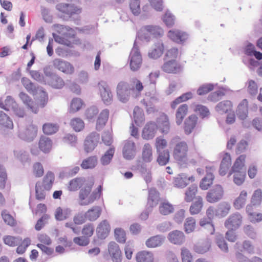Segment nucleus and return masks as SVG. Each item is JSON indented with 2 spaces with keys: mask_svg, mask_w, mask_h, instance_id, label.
Here are the masks:
<instances>
[{
  "mask_svg": "<svg viewBox=\"0 0 262 262\" xmlns=\"http://www.w3.org/2000/svg\"><path fill=\"white\" fill-rule=\"evenodd\" d=\"M54 181V173L51 171H49L43 178L42 186L45 190H49L52 187Z\"/></svg>",
  "mask_w": 262,
  "mask_h": 262,
  "instance_id": "obj_42",
  "label": "nucleus"
},
{
  "mask_svg": "<svg viewBox=\"0 0 262 262\" xmlns=\"http://www.w3.org/2000/svg\"><path fill=\"white\" fill-rule=\"evenodd\" d=\"M187 176L185 173H181L179 174L174 180V185L178 188H184L186 187L188 183H187Z\"/></svg>",
  "mask_w": 262,
  "mask_h": 262,
  "instance_id": "obj_54",
  "label": "nucleus"
},
{
  "mask_svg": "<svg viewBox=\"0 0 262 262\" xmlns=\"http://www.w3.org/2000/svg\"><path fill=\"white\" fill-rule=\"evenodd\" d=\"M164 237L162 235H157L148 238L145 243L148 248H153L160 246L163 243Z\"/></svg>",
  "mask_w": 262,
  "mask_h": 262,
  "instance_id": "obj_31",
  "label": "nucleus"
},
{
  "mask_svg": "<svg viewBox=\"0 0 262 262\" xmlns=\"http://www.w3.org/2000/svg\"><path fill=\"white\" fill-rule=\"evenodd\" d=\"M142 158L143 161L146 163H149L152 161L153 159L152 150L149 144H144L142 149Z\"/></svg>",
  "mask_w": 262,
  "mask_h": 262,
  "instance_id": "obj_38",
  "label": "nucleus"
},
{
  "mask_svg": "<svg viewBox=\"0 0 262 262\" xmlns=\"http://www.w3.org/2000/svg\"><path fill=\"white\" fill-rule=\"evenodd\" d=\"M164 45L163 42L159 40L156 42L153 48L148 52V57L152 59H157L163 54Z\"/></svg>",
  "mask_w": 262,
  "mask_h": 262,
  "instance_id": "obj_21",
  "label": "nucleus"
},
{
  "mask_svg": "<svg viewBox=\"0 0 262 262\" xmlns=\"http://www.w3.org/2000/svg\"><path fill=\"white\" fill-rule=\"evenodd\" d=\"M193 94L191 92H189L184 93L178 97L174 100H173L171 103V107L172 108L174 109L178 104L181 102L187 101L192 98Z\"/></svg>",
  "mask_w": 262,
  "mask_h": 262,
  "instance_id": "obj_43",
  "label": "nucleus"
},
{
  "mask_svg": "<svg viewBox=\"0 0 262 262\" xmlns=\"http://www.w3.org/2000/svg\"><path fill=\"white\" fill-rule=\"evenodd\" d=\"M136 259L137 262H154V254L151 252L141 251L136 254Z\"/></svg>",
  "mask_w": 262,
  "mask_h": 262,
  "instance_id": "obj_28",
  "label": "nucleus"
},
{
  "mask_svg": "<svg viewBox=\"0 0 262 262\" xmlns=\"http://www.w3.org/2000/svg\"><path fill=\"white\" fill-rule=\"evenodd\" d=\"M83 178H75L70 181L68 186L69 190L73 191H76L83 185Z\"/></svg>",
  "mask_w": 262,
  "mask_h": 262,
  "instance_id": "obj_48",
  "label": "nucleus"
},
{
  "mask_svg": "<svg viewBox=\"0 0 262 262\" xmlns=\"http://www.w3.org/2000/svg\"><path fill=\"white\" fill-rule=\"evenodd\" d=\"M245 156L242 155L236 159L228 176L234 173L233 182L238 186L243 183L246 175V169L245 166Z\"/></svg>",
  "mask_w": 262,
  "mask_h": 262,
  "instance_id": "obj_1",
  "label": "nucleus"
},
{
  "mask_svg": "<svg viewBox=\"0 0 262 262\" xmlns=\"http://www.w3.org/2000/svg\"><path fill=\"white\" fill-rule=\"evenodd\" d=\"M129 8L134 15H138L141 12L139 0H131Z\"/></svg>",
  "mask_w": 262,
  "mask_h": 262,
  "instance_id": "obj_64",
  "label": "nucleus"
},
{
  "mask_svg": "<svg viewBox=\"0 0 262 262\" xmlns=\"http://www.w3.org/2000/svg\"><path fill=\"white\" fill-rule=\"evenodd\" d=\"M173 206L169 203H162L159 207L160 212L163 215H168L173 211Z\"/></svg>",
  "mask_w": 262,
  "mask_h": 262,
  "instance_id": "obj_58",
  "label": "nucleus"
},
{
  "mask_svg": "<svg viewBox=\"0 0 262 262\" xmlns=\"http://www.w3.org/2000/svg\"><path fill=\"white\" fill-rule=\"evenodd\" d=\"M98 87L103 102L106 105L111 104L113 101V95L106 82L101 81L98 83Z\"/></svg>",
  "mask_w": 262,
  "mask_h": 262,
  "instance_id": "obj_11",
  "label": "nucleus"
},
{
  "mask_svg": "<svg viewBox=\"0 0 262 262\" xmlns=\"http://www.w3.org/2000/svg\"><path fill=\"white\" fill-rule=\"evenodd\" d=\"M188 108V105L186 104H183L181 105L177 110L176 114V121L178 125L182 123L184 117L187 115Z\"/></svg>",
  "mask_w": 262,
  "mask_h": 262,
  "instance_id": "obj_34",
  "label": "nucleus"
},
{
  "mask_svg": "<svg viewBox=\"0 0 262 262\" xmlns=\"http://www.w3.org/2000/svg\"><path fill=\"white\" fill-rule=\"evenodd\" d=\"M97 163V159L96 156H91L84 160L81 166L83 169L93 168L96 166Z\"/></svg>",
  "mask_w": 262,
  "mask_h": 262,
  "instance_id": "obj_47",
  "label": "nucleus"
},
{
  "mask_svg": "<svg viewBox=\"0 0 262 262\" xmlns=\"http://www.w3.org/2000/svg\"><path fill=\"white\" fill-rule=\"evenodd\" d=\"M0 125L2 127L8 129L13 128L12 119L3 111H0Z\"/></svg>",
  "mask_w": 262,
  "mask_h": 262,
  "instance_id": "obj_39",
  "label": "nucleus"
},
{
  "mask_svg": "<svg viewBox=\"0 0 262 262\" xmlns=\"http://www.w3.org/2000/svg\"><path fill=\"white\" fill-rule=\"evenodd\" d=\"M36 199L39 201H42L46 198V192L43 186L39 182H37L35 186Z\"/></svg>",
  "mask_w": 262,
  "mask_h": 262,
  "instance_id": "obj_59",
  "label": "nucleus"
},
{
  "mask_svg": "<svg viewBox=\"0 0 262 262\" xmlns=\"http://www.w3.org/2000/svg\"><path fill=\"white\" fill-rule=\"evenodd\" d=\"M223 190L222 186L216 185L212 187L207 192L206 199L210 203H214L222 199L223 195Z\"/></svg>",
  "mask_w": 262,
  "mask_h": 262,
  "instance_id": "obj_9",
  "label": "nucleus"
},
{
  "mask_svg": "<svg viewBox=\"0 0 262 262\" xmlns=\"http://www.w3.org/2000/svg\"><path fill=\"white\" fill-rule=\"evenodd\" d=\"M14 154L15 157L23 164H25L27 162H29L30 161L29 155L27 151L15 150H14Z\"/></svg>",
  "mask_w": 262,
  "mask_h": 262,
  "instance_id": "obj_53",
  "label": "nucleus"
},
{
  "mask_svg": "<svg viewBox=\"0 0 262 262\" xmlns=\"http://www.w3.org/2000/svg\"><path fill=\"white\" fill-rule=\"evenodd\" d=\"M195 227V220L192 217H188L184 224L185 231L187 233L192 232Z\"/></svg>",
  "mask_w": 262,
  "mask_h": 262,
  "instance_id": "obj_60",
  "label": "nucleus"
},
{
  "mask_svg": "<svg viewBox=\"0 0 262 262\" xmlns=\"http://www.w3.org/2000/svg\"><path fill=\"white\" fill-rule=\"evenodd\" d=\"M247 196V193L245 190L241 191L239 196L234 202V206L236 209H240L244 206Z\"/></svg>",
  "mask_w": 262,
  "mask_h": 262,
  "instance_id": "obj_45",
  "label": "nucleus"
},
{
  "mask_svg": "<svg viewBox=\"0 0 262 262\" xmlns=\"http://www.w3.org/2000/svg\"><path fill=\"white\" fill-rule=\"evenodd\" d=\"M114 152L115 150L114 148H109L101 157L100 159L101 163L103 165L109 164L113 157Z\"/></svg>",
  "mask_w": 262,
  "mask_h": 262,
  "instance_id": "obj_55",
  "label": "nucleus"
},
{
  "mask_svg": "<svg viewBox=\"0 0 262 262\" xmlns=\"http://www.w3.org/2000/svg\"><path fill=\"white\" fill-rule=\"evenodd\" d=\"M56 8L59 11L66 15L60 16V17L63 18L64 20H68L74 14H78L81 12V8L72 4L60 3L57 5Z\"/></svg>",
  "mask_w": 262,
  "mask_h": 262,
  "instance_id": "obj_4",
  "label": "nucleus"
},
{
  "mask_svg": "<svg viewBox=\"0 0 262 262\" xmlns=\"http://www.w3.org/2000/svg\"><path fill=\"white\" fill-rule=\"evenodd\" d=\"M3 241L6 245L10 247H15L20 244L21 239L19 237L8 235L3 237Z\"/></svg>",
  "mask_w": 262,
  "mask_h": 262,
  "instance_id": "obj_52",
  "label": "nucleus"
},
{
  "mask_svg": "<svg viewBox=\"0 0 262 262\" xmlns=\"http://www.w3.org/2000/svg\"><path fill=\"white\" fill-rule=\"evenodd\" d=\"M110 231V226L106 220H103L98 225L96 232L99 238L104 239L106 238Z\"/></svg>",
  "mask_w": 262,
  "mask_h": 262,
  "instance_id": "obj_19",
  "label": "nucleus"
},
{
  "mask_svg": "<svg viewBox=\"0 0 262 262\" xmlns=\"http://www.w3.org/2000/svg\"><path fill=\"white\" fill-rule=\"evenodd\" d=\"M157 125V128H159L162 133L167 134L170 129V124L167 116H164L159 118Z\"/></svg>",
  "mask_w": 262,
  "mask_h": 262,
  "instance_id": "obj_33",
  "label": "nucleus"
},
{
  "mask_svg": "<svg viewBox=\"0 0 262 262\" xmlns=\"http://www.w3.org/2000/svg\"><path fill=\"white\" fill-rule=\"evenodd\" d=\"M130 68L132 71H137L142 64V58L138 47L137 46L136 40L134 41V46L129 56Z\"/></svg>",
  "mask_w": 262,
  "mask_h": 262,
  "instance_id": "obj_2",
  "label": "nucleus"
},
{
  "mask_svg": "<svg viewBox=\"0 0 262 262\" xmlns=\"http://www.w3.org/2000/svg\"><path fill=\"white\" fill-rule=\"evenodd\" d=\"M46 83L57 89H61L64 85L63 79L56 74L49 80H48Z\"/></svg>",
  "mask_w": 262,
  "mask_h": 262,
  "instance_id": "obj_41",
  "label": "nucleus"
},
{
  "mask_svg": "<svg viewBox=\"0 0 262 262\" xmlns=\"http://www.w3.org/2000/svg\"><path fill=\"white\" fill-rule=\"evenodd\" d=\"M248 102L244 99L239 104L236 110V114L241 120H244L248 116Z\"/></svg>",
  "mask_w": 262,
  "mask_h": 262,
  "instance_id": "obj_32",
  "label": "nucleus"
},
{
  "mask_svg": "<svg viewBox=\"0 0 262 262\" xmlns=\"http://www.w3.org/2000/svg\"><path fill=\"white\" fill-rule=\"evenodd\" d=\"M71 125L76 132H80L84 128V123L81 119L74 118L71 120Z\"/></svg>",
  "mask_w": 262,
  "mask_h": 262,
  "instance_id": "obj_63",
  "label": "nucleus"
},
{
  "mask_svg": "<svg viewBox=\"0 0 262 262\" xmlns=\"http://www.w3.org/2000/svg\"><path fill=\"white\" fill-rule=\"evenodd\" d=\"M93 185L94 183L93 182H91L90 183H86L84 186L81 188L79 193V202L85 201L86 199L88 198L90 192L92 191Z\"/></svg>",
  "mask_w": 262,
  "mask_h": 262,
  "instance_id": "obj_29",
  "label": "nucleus"
},
{
  "mask_svg": "<svg viewBox=\"0 0 262 262\" xmlns=\"http://www.w3.org/2000/svg\"><path fill=\"white\" fill-rule=\"evenodd\" d=\"M19 97L24 104L33 113L35 114L38 113V106L27 94L24 92H20L19 94Z\"/></svg>",
  "mask_w": 262,
  "mask_h": 262,
  "instance_id": "obj_18",
  "label": "nucleus"
},
{
  "mask_svg": "<svg viewBox=\"0 0 262 262\" xmlns=\"http://www.w3.org/2000/svg\"><path fill=\"white\" fill-rule=\"evenodd\" d=\"M72 210L69 208H62L58 207L55 212V218L58 221H62L69 218L72 215Z\"/></svg>",
  "mask_w": 262,
  "mask_h": 262,
  "instance_id": "obj_23",
  "label": "nucleus"
},
{
  "mask_svg": "<svg viewBox=\"0 0 262 262\" xmlns=\"http://www.w3.org/2000/svg\"><path fill=\"white\" fill-rule=\"evenodd\" d=\"M188 147L185 141H181L175 145L173 156L174 159L179 162L185 163L187 161Z\"/></svg>",
  "mask_w": 262,
  "mask_h": 262,
  "instance_id": "obj_3",
  "label": "nucleus"
},
{
  "mask_svg": "<svg viewBox=\"0 0 262 262\" xmlns=\"http://www.w3.org/2000/svg\"><path fill=\"white\" fill-rule=\"evenodd\" d=\"M134 119L136 125H139L144 121V114L141 108L135 106L134 109Z\"/></svg>",
  "mask_w": 262,
  "mask_h": 262,
  "instance_id": "obj_50",
  "label": "nucleus"
},
{
  "mask_svg": "<svg viewBox=\"0 0 262 262\" xmlns=\"http://www.w3.org/2000/svg\"><path fill=\"white\" fill-rule=\"evenodd\" d=\"M157 129V125L154 122L147 123L144 127L142 136L143 139L149 140L152 139L156 134Z\"/></svg>",
  "mask_w": 262,
  "mask_h": 262,
  "instance_id": "obj_16",
  "label": "nucleus"
},
{
  "mask_svg": "<svg viewBox=\"0 0 262 262\" xmlns=\"http://www.w3.org/2000/svg\"><path fill=\"white\" fill-rule=\"evenodd\" d=\"M198 119L195 115H192L185 120L184 128L186 134L189 135L192 132L196 125Z\"/></svg>",
  "mask_w": 262,
  "mask_h": 262,
  "instance_id": "obj_20",
  "label": "nucleus"
},
{
  "mask_svg": "<svg viewBox=\"0 0 262 262\" xmlns=\"http://www.w3.org/2000/svg\"><path fill=\"white\" fill-rule=\"evenodd\" d=\"M184 233L179 230H174L170 232L168 234V239L174 244L181 245L184 241Z\"/></svg>",
  "mask_w": 262,
  "mask_h": 262,
  "instance_id": "obj_25",
  "label": "nucleus"
},
{
  "mask_svg": "<svg viewBox=\"0 0 262 262\" xmlns=\"http://www.w3.org/2000/svg\"><path fill=\"white\" fill-rule=\"evenodd\" d=\"M158 101L159 95L156 91H153L152 93H147L145 98L141 102L145 106L147 113L150 114L155 112L154 104Z\"/></svg>",
  "mask_w": 262,
  "mask_h": 262,
  "instance_id": "obj_6",
  "label": "nucleus"
},
{
  "mask_svg": "<svg viewBox=\"0 0 262 262\" xmlns=\"http://www.w3.org/2000/svg\"><path fill=\"white\" fill-rule=\"evenodd\" d=\"M231 165V159L230 155L228 154H225L220 167L219 173L221 176H225L229 170Z\"/></svg>",
  "mask_w": 262,
  "mask_h": 262,
  "instance_id": "obj_22",
  "label": "nucleus"
},
{
  "mask_svg": "<svg viewBox=\"0 0 262 262\" xmlns=\"http://www.w3.org/2000/svg\"><path fill=\"white\" fill-rule=\"evenodd\" d=\"M242 219V217L239 213L233 214L225 222V226L229 229L235 230L241 225Z\"/></svg>",
  "mask_w": 262,
  "mask_h": 262,
  "instance_id": "obj_13",
  "label": "nucleus"
},
{
  "mask_svg": "<svg viewBox=\"0 0 262 262\" xmlns=\"http://www.w3.org/2000/svg\"><path fill=\"white\" fill-rule=\"evenodd\" d=\"M82 104L83 103L81 99L78 98L73 99L71 103L70 112L75 113L79 111L81 107Z\"/></svg>",
  "mask_w": 262,
  "mask_h": 262,
  "instance_id": "obj_62",
  "label": "nucleus"
},
{
  "mask_svg": "<svg viewBox=\"0 0 262 262\" xmlns=\"http://www.w3.org/2000/svg\"><path fill=\"white\" fill-rule=\"evenodd\" d=\"M197 200L193 203L190 207V212L191 214L199 213L203 207V199L199 196L196 198Z\"/></svg>",
  "mask_w": 262,
  "mask_h": 262,
  "instance_id": "obj_44",
  "label": "nucleus"
},
{
  "mask_svg": "<svg viewBox=\"0 0 262 262\" xmlns=\"http://www.w3.org/2000/svg\"><path fill=\"white\" fill-rule=\"evenodd\" d=\"M136 146L134 141L127 140L125 143L123 149V155L125 159L131 160L135 156Z\"/></svg>",
  "mask_w": 262,
  "mask_h": 262,
  "instance_id": "obj_17",
  "label": "nucleus"
},
{
  "mask_svg": "<svg viewBox=\"0 0 262 262\" xmlns=\"http://www.w3.org/2000/svg\"><path fill=\"white\" fill-rule=\"evenodd\" d=\"M167 36L177 43L183 44L188 39L189 35L184 31L172 29L168 32Z\"/></svg>",
  "mask_w": 262,
  "mask_h": 262,
  "instance_id": "obj_8",
  "label": "nucleus"
},
{
  "mask_svg": "<svg viewBox=\"0 0 262 262\" xmlns=\"http://www.w3.org/2000/svg\"><path fill=\"white\" fill-rule=\"evenodd\" d=\"M52 146V140L47 137L42 136L39 142L40 149L45 153L50 152Z\"/></svg>",
  "mask_w": 262,
  "mask_h": 262,
  "instance_id": "obj_36",
  "label": "nucleus"
},
{
  "mask_svg": "<svg viewBox=\"0 0 262 262\" xmlns=\"http://www.w3.org/2000/svg\"><path fill=\"white\" fill-rule=\"evenodd\" d=\"M158 152L159 156L157 160V162L160 165H165L169 160L170 156L168 150L165 149Z\"/></svg>",
  "mask_w": 262,
  "mask_h": 262,
  "instance_id": "obj_46",
  "label": "nucleus"
},
{
  "mask_svg": "<svg viewBox=\"0 0 262 262\" xmlns=\"http://www.w3.org/2000/svg\"><path fill=\"white\" fill-rule=\"evenodd\" d=\"M54 67L58 70L68 74L74 72L73 66L69 62L61 59H55L53 62Z\"/></svg>",
  "mask_w": 262,
  "mask_h": 262,
  "instance_id": "obj_12",
  "label": "nucleus"
},
{
  "mask_svg": "<svg viewBox=\"0 0 262 262\" xmlns=\"http://www.w3.org/2000/svg\"><path fill=\"white\" fill-rule=\"evenodd\" d=\"M230 208L231 206L228 203L223 202L218 205L215 211V215L219 217H225L229 213Z\"/></svg>",
  "mask_w": 262,
  "mask_h": 262,
  "instance_id": "obj_30",
  "label": "nucleus"
},
{
  "mask_svg": "<svg viewBox=\"0 0 262 262\" xmlns=\"http://www.w3.org/2000/svg\"><path fill=\"white\" fill-rule=\"evenodd\" d=\"M194 112L199 115L202 119L208 117L210 115L209 109L205 106L202 104H197L195 106Z\"/></svg>",
  "mask_w": 262,
  "mask_h": 262,
  "instance_id": "obj_51",
  "label": "nucleus"
},
{
  "mask_svg": "<svg viewBox=\"0 0 262 262\" xmlns=\"http://www.w3.org/2000/svg\"><path fill=\"white\" fill-rule=\"evenodd\" d=\"M162 70L167 73H178L181 71V66L175 59H170L165 61L162 66Z\"/></svg>",
  "mask_w": 262,
  "mask_h": 262,
  "instance_id": "obj_14",
  "label": "nucleus"
},
{
  "mask_svg": "<svg viewBox=\"0 0 262 262\" xmlns=\"http://www.w3.org/2000/svg\"><path fill=\"white\" fill-rule=\"evenodd\" d=\"M198 190V187L196 185H191L185 192V200L187 202H191L195 197Z\"/></svg>",
  "mask_w": 262,
  "mask_h": 262,
  "instance_id": "obj_49",
  "label": "nucleus"
},
{
  "mask_svg": "<svg viewBox=\"0 0 262 262\" xmlns=\"http://www.w3.org/2000/svg\"><path fill=\"white\" fill-rule=\"evenodd\" d=\"M144 30L151 34L154 37H161L163 34V29L157 26L147 25L144 27Z\"/></svg>",
  "mask_w": 262,
  "mask_h": 262,
  "instance_id": "obj_40",
  "label": "nucleus"
},
{
  "mask_svg": "<svg viewBox=\"0 0 262 262\" xmlns=\"http://www.w3.org/2000/svg\"><path fill=\"white\" fill-rule=\"evenodd\" d=\"M214 89V84L212 83H205L201 85L197 90V94L199 95H204Z\"/></svg>",
  "mask_w": 262,
  "mask_h": 262,
  "instance_id": "obj_61",
  "label": "nucleus"
},
{
  "mask_svg": "<svg viewBox=\"0 0 262 262\" xmlns=\"http://www.w3.org/2000/svg\"><path fill=\"white\" fill-rule=\"evenodd\" d=\"M101 209L99 206H94L85 212L86 219L90 221L96 220L100 215Z\"/></svg>",
  "mask_w": 262,
  "mask_h": 262,
  "instance_id": "obj_37",
  "label": "nucleus"
},
{
  "mask_svg": "<svg viewBox=\"0 0 262 262\" xmlns=\"http://www.w3.org/2000/svg\"><path fill=\"white\" fill-rule=\"evenodd\" d=\"M133 90L127 82H120L117 87V94L119 100L123 103L126 102L129 99L131 90Z\"/></svg>",
  "mask_w": 262,
  "mask_h": 262,
  "instance_id": "obj_7",
  "label": "nucleus"
},
{
  "mask_svg": "<svg viewBox=\"0 0 262 262\" xmlns=\"http://www.w3.org/2000/svg\"><path fill=\"white\" fill-rule=\"evenodd\" d=\"M42 130L45 134L51 135L58 130V126L54 123H45L42 126Z\"/></svg>",
  "mask_w": 262,
  "mask_h": 262,
  "instance_id": "obj_57",
  "label": "nucleus"
},
{
  "mask_svg": "<svg viewBox=\"0 0 262 262\" xmlns=\"http://www.w3.org/2000/svg\"><path fill=\"white\" fill-rule=\"evenodd\" d=\"M109 116V111L107 109L103 110L99 114L96 122V128L100 131L105 125Z\"/></svg>",
  "mask_w": 262,
  "mask_h": 262,
  "instance_id": "obj_26",
  "label": "nucleus"
},
{
  "mask_svg": "<svg viewBox=\"0 0 262 262\" xmlns=\"http://www.w3.org/2000/svg\"><path fill=\"white\" fill-rule=\"evenodd\" d=\"M232 103L230 100H224L218 103L215 107V111L220 114L227 113L231 111Z\"/></svg>",
  "mask_w": 262,
  "mask_h": 262,
  "instance_id": "obj_27",
  "label": "nucleus"
},
{
  "mask_svg": "<svg viewBox=\"0 0 262 262\" xmlns=\"http://www.w3.org/2000/svg\"><path fill=\"white\" fill-rule=\"evenodd\" d=\"M100 139L99 134L93 132L86 137L84 142V149L87 153L92 151L97 146Z\"/></svg>",
  "mask_w": 262,
  "mask_h": 262,
  "instance_id": "obj_10",
  "label": "nucleus"
},
{
  "mask_svg": "<svg viewBox=\"0 0 262 262\" xmlns=\"http://www.w3.org/2000/svg\"><path fill=\"white\" fill-rule=\"evenodd\" d=\"M207 173L206 176L203 178L200 182V187L202 190H206L208 187L212 184L214 180V176L213 175L211 171V167H206Z\"/></svg>",
  "mask_w": 262,
  "mask_h": 262,
  "instance_id": "obj_24",
  "label": "nucleus"
},
{
  "mask_svg": "<svg viewBox=\"0 0 262 262\" xmlns=\"http://www.w3.org/2000/svg\"><path fill=\"white\" fill-rule=\"evenodd\" d=\"M216 244L219 248L224 252H227L228 251L227 244L226 242L224 237L222 234H217L215 237Z\"/></svg>",
  "mask_w": 262,
  "mask_h": 262,
  "instance_id": "obj_56",
  "label": "nucleus"
},
{
  "mask_svg": "<svg viewBox=\"0 0 262 262\" xmlns=\"http://www.w3.org/2000/svg\"><path fill=\"white\" fill-rule=\"evenodd\" d=\"M160 200V193L155 188H150L148 190L147 200V209L151 211L154 207L157 206Z\"/></svg>",
  "mask_w": 262,
  "mask_h": 262,
  "instance_id": "obj_15",
  "label": "nucleus"
},
{
  "mask_svg": "<svg viewBox=\"0 0 262 262\" xmlns=\"http://www.w3.org/2000/svg\"><path fill=\"white\" fill-rule=\"evenodd\" d=\"M18 126L19 128L18 136L20 139L27 142H31L36 137L37 133V127L36 125L31 124L24 129L20 128L19 124Z\"/></svg>",
  "mask_w": 262,
  "mask_h": 262,
  "instance_id": "obj_5",
  "label": "nucleus"
},
{
  "mask_svg": "<svg viewBox=\"0 0 262 262\" xmlns=\"http://www.w3.org/2000/svg\"><path fill=\"white\" fill-rule=\"evenodd\" d=\"M102 187L99 185L97 188V191H94L85 201L82 202H79L81 206H86L93 203L96 200L99 199L101 194Z\"/></svg>",
  "mask_w": 262,
  "mask_h": 262,
  "instance_id": "obj_35",
  "label": "nucleus"
}]
</instances>
